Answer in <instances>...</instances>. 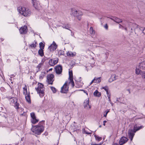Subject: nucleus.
I'll use <instances>...</instances> for the list:
<instances>
[{"label": "nucleus", "mask_w": 145, "mask_h": 145, "mask_svg": "<svg viewBox=\"0 0 145 145\" xmlns=\"http://www.w3.org/2000/svg\"><path fill=\"white\" fill-rule=\"evenodd\" d=\"M101 77H99L97 78L96 77H95L93 79L94 81V83H98L100 82L101 81Z\"/></svg>", "instance_id": "412c9836"}, {"label": "nucleus", "mask_w": 145, "mask_h": 145, "mask_svg": "<svg viewBox=\"0 0 145 145\" xmlns=\"http://www.w3.org/2000/svg\"><path fill=\"white\" fill-rule=\"evenodd\" d=\"M41 77V78H42V76H40V78Z\"/></svg>", "instance_id": "0e129e2a"}, {"label": "nucleus", "mask_w": 145, "mask_h": 145, "mask_svg": "<svg viewBox=\"0 0 145 145\" xmlns=\"http://www.w3.org/2000/svg\"><path fill=\"white\" fill-rule=\"evenodd\" d=\"M144 106H145V103H144Z\"/></svg>", "instance_id": "774afa93"}, {"label": "nucleus", "mask_w": 145, "mask_h": 145, "mask_svg": "<svg viewBox=\"0 0 145 145\" xmlns=\"http://www.w3.org/2000/svg\"><path fill=\"white\" fill-rule=\"evenodd\" d=\"M143 127V126H138L137 125H135L133 129L135 131L134 132H136L137 131L139 130Z\"/></svg>", "instance_id": "2eb2a0df"}, {"label": "nucleus", "mask_w": 145, "mask_h": 145, "mask_svg": "<svg viewBox=\"0 0 145 145\" xmlns=\"http://www.w3.org/2000/svg\"><path fill=\"white\" fill-rule=\"evenodd\" d=\"M67 56L70 57H73L74 56H75L76 54L75 53H73L71 52H67Z\"/></svg>", "instance_id": "5701e85b"}, {"label": "nucleus", "mask_w": 145, "mask_h": 145, "mask_svg": "<svg viewBox=\"0 0 145 145\" xmlns=\"http://www.w3.org/2000/svg\"><path fill=\"white\" fill-rule=\"evenodd\" d=\"M44 121H40L37 125L33 126L31 129V131L35 134L39 135L44 130Z\"/></svg>", "instance_id": "f257e3e1"}, {"label": "nucleus", "mask_w": 145, "mask_h": 145, "mask_svg": "<svg viewBox=\"0 0 145 145\" xmlns=\"http://www.w3.org/2000/svg\"><path fill=\"white\" fill-rule=\"evenodd\" d=\"M140 29L142 31V32L145 35V28L144 29L142 27H140Z\"/></svg>", "instance_id": "58836bf2"}, {"label": "nucleus", "mask_w": 145, "mask_h": 145, "mask_svg": "<svg viewBox=\"0 0 145 145\" xmlns=\"http://www.w3.org/2000/svg\"><path fill=\"white\" fill-rule=\"evenodd\" d=\"M110 103L111 104V105L112 106H113V105L114 104H113V103H112L111 102H111H110Z\"/></svg>", "instance_id": "13d9d810"}, {"label": "nucleus", "mask_w": 145, "mask_h": 145, "mask_svg": "<svg viewBox=\"0 0 145 145\" xmlns=\"http://www.w3.org/2000/svg\"><path fill=\"white\" fill-rule=\"evenodd\" d=\"M107 122L106 121H105V120L103 121V125H104V126H105V123H106Z\"/></svg>", "instance_id": "09e8293b"}, {"label": "nucleus", "mask_w": 145, "mask_h": 145, "mask_svg": "<svg viewBox=\"0 0 145 145\" xmlns=\"http://www.w3.org/2000/svg\"><path fill=\"white\" fill-rule=\"evenodd\" d=\"M101 127V125H100L99 126V127Z\"/></svg>", "instance_id": "680f3d73"}, {"label": "nucleus", "mask_w": 145, "mask_h": 145, "mask_svg": "<svg viewBox=\"0 0 145 145\" xmlns=\"http://www.w3.org/2000/svg\"><path fill=\"white\" fill-rule=\"evenodd\" d=\"M116 76L115 75L113 74L111 75V77L109 79L108 81L110 82H112L116 80Z\"/></svg>", "instance_id": "dca6fc26"}, {"label": "nucleus", "mask_w": 145, "mask_h": 145, "mask_svg": "<svg viewBox=\"0 0 145 145\" xmlns=\"http://www.w3.org/2000/svg\"><path fill=\"white\" fill-rule=\"evenodd\" d=\"M114 21L117 23H119L122 22V19L115 17L114 18Z\"/></svg>", "instance_id": "6ab92c4d"}, {"label": "nucleus", "mask_w": 145, "mask_h": 145, "mask_svg": "<svg viewBox=\"0 0 145 145\" xmlns=\"http://www.w3.org/2000/svg\"><path fill=\"white\" fill-rule=\"evenodd\" d=\"M31 121L32 123L35 124L39 121V120L37 119L36 118L32 119Z\"/></svg>", "instance_id": "bb28decb"}, {"label": "nucleus", "mask_w": 145, "mask_h": 145, "mask_svg": "<svg viewBox=\"0 0 145 145\" xmlns=\"http://www.w3.org/2000/svg\"><path fill=\"white\" fill-rule=\"evenodd\" d=\"M102 88L104 89L106 91L108 90V87L107 86H105L104 87H103Z\"/></svg>", "instance_id": "79ce46f5"}, {"label": "nucleus", "mask_w": 145, "mask_h": 145, "mask_svg": "<svg viewBox=\"0 0 145 145\" xmlns=\"http://www.w3.org/2000/svg\"><path fill=\"white\" fill-rule=\"evenodd\" d=\"M70 81L69 82V83L71 84L72 87L73 88L74 86V82L73 81V79L72 80H69Z\"/></svg>", "instance_id": "72a5a7b5"}, {"label": "nucleus", "mask_w": 145, "mask_h": 145, "mask_svg": "<svg viewBox=\"0 0 145 145\" xmlns=\"http://www.w3.org/2000/svg\"><path fill=\"white\" fill-rule=\"evenodd\" d=\"M81 90L84 93H86L87 95H88L87 91H86V90L83 89Z\"/></svg>", "instance_id": "c03bdc74"}, {"label": "nucleus", "mask_w": 145, "mask_h": 145, "mask_svg": "<svg viewBox=\"0 0 145 145\" xmlns=\"http://www.w3.org/2000/svg\"><path fill=\"white\" fill-rule=\"evenodd\" d=\"M139 67L141 69H145V61L142 62L140 64L139 66Z\"/></svg>", "instance_id": "f3484780"}, {"label": "nucleus", "mask_w": 145, "mask_h": 145, "mask_svg": "<svg viewBox=\"0 0 145 145\" xmlns=\"http://www.w3.org/2000/svg\"><path fill=\"white\" fill-rule=\"evenodd\" d=\"M90 33L91 34H94L95 33L94 31L93 30L92 27H91L89 29Z\"/></svg>", "instance_id": "7c9ffc66"}, {"label": "nucleus", "mask_w": 145, "mask_h": 145, "mask_svg": "<svg viewBox=\"0 0 145 145\" xmlns=\"http://www.w3.org/2000/svg\"><path fill=\"white\" fill-rule=\"evenodd\" d=\"M109 112V111L108 110L105 111L104 112V116L105 117H106L107 116V114Z\"/></svg>", "instance_id": "4c0bfd02"}, {"label": "nucleus", "mask_w": 145, "mask_h": 145, "mask_svg": "<svg viewBox=\"0 0 145 145\" xmlns=\"http://www.w3.org/2000/svg\"><path fill=\"white\" fill-rule=\"evenodd\" d=\"M34 7L36 9H38V4L37 3V1L35 3H32Z\"/></svg>", "instance_id": "c85d7f7f"}, {"label": "nucleus", "mask_w": 145, "mask_h": 145, "mask_svg": "<svg viewBox=\"0 0 145 145\" xmlns=\"http://www.w3.org/2000/svg\"><path fill=\"white\" fill-rule=\"evenodd\" d=\"M37 42L36 41H35L34 42L31 44H29V47L31 48H35L37 46Z\"/></svg>", "instance_id": "a211bd4d"}, {"label": "nucleus", "mask_w": 145, "mask_h": 145, "mask_svg": "<svg viewBox=\"0 0 145 145\" xmlns=\"http://www.w3.org/2000/svg\"><path fill=\"white\" fill-rule=\"evenodd\" d=\"M84 133H85L87 135H89V134H91V133H88V132H86V131H84Z\"/></svg>", "instance_id": "a18cd8bd"}, {"label": "nucleus", "mask_w": 145, "mask_h": 145, "mask_svg": "<svg viewBox=\"0 0 145 145\" xmlns=\"http://www.w3.org/2000/svg\"><path fill=\"white\" fill-rule=\"evenodd\" d=\"M107 96L108 98L109 97H110V93L109 94L107 95Z\"/></svg>", "instance_id": "5fc2aeb1"}, {"label": "nucleus", "mask_w": 145, "mask_h": 145, "mask_svg": "<svg viewBox=\"0 0 145 145\" xmlns=\"http://www.w3.org/2000/svg\"><path fill=\"white\" fill-rule=\"evenodd\" d=\"M134 130L130 129L129 130L128 134L129 138L130 139L131 141H132L133 140V137L135 135V133Z\"/></svg>", "instance_id": "39448f33"}, {"label": "nucleus", "mask_w": 145, "mask_h": 145, "mask_svg": "<svg viewBox=\"0 0 145 145\" xmlns=\"http://www.w3.org/2000/svg\"><path fill=\"white\" fill-rule=\"evenodd\" d=\"M114 17H113V18H110V19L114 21Z\"/></svg>", "instance_id": "4d7b16f0"}, {"label": "nucleus", "mask_w": 145, "mask_h": 145, "mask_svg": "<svg viewBox=\"0 0 145 145\" xmlns=\"http://www.w3.org/2000/svg\"><path fill=\"white\" fill-rule=\"evenodd\" d=\"M44 44L42 42H40L39 43V46L40 49H43L44 47Z\"/></svg>", "instance_id": "2f4dec72"}, {"label": "nucleus", "mask_w": 145, "mask_h": 145, "mask_svg": "<svg viewBox=\"0 0 145 145\" xmlns=\"http://www.w3.org/2000/svg\"><path fill=\"white\" fill-rule=\"evenodd\" d=\"M57 46L55 42L53 41V43L50 45V46L48 47L49 51L52 52L53 51L55 50L57 48Z\"/></svg>", "instance_id": "6e6552de"}, {"label": "nucleus", "mask_w": 145, "mask_h": 145, "mask_svg": "<svg viewBox=\"0 0 145 145\" xmlns=\"http://www.w3.org/2000/svg\"><path fill=\"white\" fill-rule=\"evenodd\" d=\"M135 71L136 74L138 75L139 74H140V72L142 71L140 69L137 67L136 68Z\"/></svg>", "instance_id": "c756f323"}, {"label": "nucleus", "mask_w": 145, "mask_h": 145, "mask_svg": "<svg viewBox=\"0 0 145 145\" xmlns=\"http://www.w3.org/2000/svg\"><path fill=\"white\" fill-rule=\"evenodd\" d=\"M38 84V86L37 88L40 89H44L43 88V85L42 84L40 83H39Z\"/></svg>", "instance_id": "473e14b6"}, {"label": "nucleus", "mask_w": 145, "mask_h": 145, "mask_svg": "<svg viewBox=\"0 0 145 145\" xmlns=\"http://www.w3.org/2000/svg\"><path fill=\"white\" fill-rule=\"evenodd\" d=\"M1 76L2 77V78L3 79V77L1 75Z\"/></svg>", "instance_id": "338daca9"}, {"label": "nucleus", "mask_w": 145, "mask_h": 145, "mask_svg": "<svg viewBox=\"0 0 145 145\" xmlns=\"http://www.w3.org/2000/svg\"><path fill=\"white\" fill-rule=\"evenodd\" d=\"M66 118L67 119V121H69L71 120L70 115V114H68L66 116Z\"/></svg>", "instance_id": "c9c22d12"}, {"label": "nucleus", "mask_w": 145, "mask_h": 145, "mask_svg": "<svg viewBox=\"0 0 145 145\" xmlns=\"http://www.w3.org/2000/svg\"><path fill=\"white\" fill-rule=\"evenodd\" d=\"M62 27L64 28L71 31L69 29V28L70 27V26L68 24H64Z\"/></svg>", "instance_id": "a878e982"}, {"label": "nucleus", "mask_w": 145, "mask_h": 145, "mask_svg": "<svg viewBox=\"0 0 145 145\" xmlns=\"http://www.w3.org/2000/svg\"><path fill=\"white\" fill-rule=\"evenodd\" d=\"M10 104L18 110V109L20 108H21L19 107V104L17 103L18 99L16 98L13 97H11L9 100Z\"/></svg>", "instance_id": "20e7f679"}, {"label": "nucleus", "mask_w": 145, "mask_h": 145, "mask_svg": "<svg viewBox=\"0 0 145 145\" xmlns=\"http://www.w3.org/2000/svg\"><path fill=\"white\" fill-rule=\"evenodd\" d=\"M94 80L93 79L91 81V82H90V85H91L93 82H94Z\"/></svg>", "instance_id": "3c124183"}, {"label": "nucleus", "mask_w": 145, "mask_h": 145, "mask_svg": "<svg viewBox=\"0 0 145 145\" xmlns=\"http://www.w3.org/2000/svg\"><path fill=\"white\" fill-rule=\"evenodd\" d=\"M54 75L51 74L48 75L47 77V81L48 82L49 84H52L53 82L54 81L53 78L54 77Z\"/></svg>", "instance_id": "423d86ee"}, {"label": "nucleus", "mask_w": 145, "mask_h": 145, "mask_svg": "<svg viewBox=\"0 0 145 145\" xmlns=\"http://www.w3.org/2000/svg\"><path fill=\"white\" fill-rule=\"evenodd\" d=\"M43 50V49H40L38 51V54L41 57L43 56L44 55Z\"/></svg>", "instance_id": "b1692460"}, {"label": "nucleus", "mask_w": 145, "mask_h": 145, "mask_svg": "<svg viewBox=\"0 0 145 145\" xmlns=\"http://www.w3.org/2000/svg\"><path fill=\"white\" fill-rule=\"evenodd\" d=\"M19 30L21 34H25L27 32V27L26 25H24L21 27Z\"/></svg>", "instance_id": "ddd939ff"}, {"label": "nucleus", "mask_w": 145, "mask_h": 145, "mask_svg": "<svg viewBox=\"0 0 145 145\" xmlns=\"http://www.w3.org/2000/svg\"><path fill=\"white\" fill-rule=\"evenodd\" d=\"M140 75H141L143 78L145 79V71H141L140 72Z\"/></svg>", "instance_id": "e433bc0d"}, {"label": "nucleus", "mask_w": 145, "mask_h": 145, "mask_svg": "<svg viewBox=\"0 0 145 145\" xmlns=\"http://www.w3.org/2000/svg\"><path fill=\"white\" fill-rule=\"evenodd\" d=\"M94 137L96 140H97L98 141H101L102 139V138L101 137H99L97 135H95Z\"/></svg>", "instance_id": "cd10ccee"}, {"label": "nucleus", "mask_w": 145, "mask_h": 145, "mask_svg": "<svg viewBox=\"0 0 145 145\" xmlns=\"http://www.w3.org/2000/svg\"><path fill=\"white\" fill-rule=\"evenodd\" d=\"M71 14L73 15L74 17H76L79 20H80L82 16L83 15L82 12L79 10H71Z\"/></svg>", "instance_id": "7ed1b4c3"}, {"label": "nucleus", "mask_w": 145, "mask_h": 145, "mask_svg": "<svg viewBox=\"0 0 145 145\" xmlns=\"http://www.w3.org/2000/svg\"><path fill=\"white\" fill-rule=\"evenodd\" d=\"M31 116L32 118H36V116L35 115V114L34 112H32L31 113Z\"/></svg>", "instance_id": "ea45409f"}, {"label": "nucleus", "mask_w": 145, "mask_h": 145, "mask_svg": "<svg viewBox=\"0 0 145 145\" xmlns=\"http://www.w3.org/2000/svg\"><path fill=\"white\" fill-rule=\"evenodd\" d=\"M58 60L57 58L50 59L49 61V64L51 66H54L57 63Z\"/></svg>", "instance_id": "9b49d317"}, {"label": "nucleus", "mask_w": 145, "mask_h": 145, "mask_svg": "<svg viewBox=\"0 0 145 145\" xmlns=\"http://www.w3.org/2000/svg\"><path fill=\"white\" fill-rule=\"evenodd\" d=\"M104 27L105 29H108V26L106 24V25L104 26Z\"/></svg>", "instance_id": "49530a36"}, {"label": "nucleus", "mask_w": 145, "mask_h": 145, "mask_svg": "<svg viewBox=\"0 0 145 145\" xmlns=\"http://www.w3.org/2000/svg\"><path fill=\"white\" fill-rule=\"evenodd\" d=\"M108 98L109 101L110 102H111L110 99V97H109Z\"/></svg>", "instance_id": "6e6d98bb"}, {"label": "nucleus", "mask_w": 145, "mask_h": 145, "mask_svg": "<svg viewBox=\"0 0 145 145\" xmlns=\"http://www.w3.org/2000/svg\"><path fill=\"white\" fill-rule=\"evenodd\" d=\"M91 145H102V143H100V144H91Z\"/></svg>", "instance_id": "de8ad7c7"}, {"label": "nucleus", "mask_w": 145, "mask_h": 145, "mask_svg": "<svg viewBox=\"0 0 145 145\" xmlns=\"http://www.w3.org/2000/svg\"><path fill=\"white\" fill-rule=\"evenodd\" d=\"M11 83L12 84H13V82H11Z\"/></svg>", "instance_id": "69168bd1"}, {"label": "nucleus", "mask_w": 145, "mask_h": 145, "mask_svg": "<svg viewBox=\"0 0 145 145\" xmlns=\"http://www.w3.org/2000/svg\"><path fill=\"white\" fill-rule=\"evenodd\" d=\"M128 140V139L126 137H122L120 140L119 143L120 145H123L126 143Z\"/></svg>", "instance_id": "f8f14e48"}, {"label": "nucleus", "mask_w": 145, "mask_h": 145, "mask_svg": "<svg viewBox=\"0 0 145 145\" xmlns=\"http://www.w3.org/2000/svg\"><path fill=\"white\" fill-rule=\"evenodd\" d=\"M106 94L107 95H108V94H110L108 92V90L107 91H106Z\"/></svg>", "instance_id": "864d4df0"}, {"label": "nucleus", "mask_w": 145, "mask_h": 145, "mask_svg": "<svg viewBox=\"0 0 145 145\" xmlns=\"http://www.w3.org/2000/svg\"><path fill=\"white\" fill-rule=\"evenodd\" d=\"M38 93H39V95L41 97H43L44 94V89H40L38 88H35Z\"/></svg>", "instance_id": "9d476101"}, {"label": "nucleus", "mask_w": 145, "mask_h": 145, "mask_svg": "<svg viewBox=\"0 0 145 145\" xmlns=\"http://www.w3.org/2000/svg\"><path fill=\"white\" fill-rule=\"evenodd\" d=\"M84 108H90L91 106L89 104V99L85 100L84 103Z\"/></svg>", "instance_id": "4468645a"}, {"label": "nucleus", "mask_w": 145, "mask_h": 145, "mask_svg": "<svg viewBox=\"0 0 145 145\" xmlns=\"http://www.w3.org/2000/svg\"><path fill=\"white\" fill-rule=\"evenodd\" d=\"M24 89V94H27V88L26 86H25L24 88H23Z\"/></svg>", "instance_id": "f704fd0d"}, {"label": "nucleus", "mask_w": 145, "mask_h": 145, "mask_svg": "<svg viewBox=\"0 0 145 145\" xmlns=\"http://www.w3.org/2000/svg\"><path fill=\"white\" fill-rule=\"evenodd\" d=\"M55 69L57 74H60L62 72V67L61 65H58L55 67Z\"/></svg>", "instance_id": "1a4fd4ad"}, {"label": "nucleus", "mask_w": 145, "mask_h": 145, "mask_svg": "<svg viewBox=\"0 0 145 145\" xmlns=\"http://www.w3.org/2000/svg\"><path fill=\"white\" fill-rule=\"evenodd\" d=\"M121 27H123V26L121 25V24H119V27L120 28H121Z\"/></svg>", "instance_id": "603ef678"}, {"label": "nucleus", "mask_w": 145, "mask_h": 145, "mask_svg": "<svg viewBox=\"0 0 145 145\" xmlns=\"http://www.w3.org/2000/svg\"><path fill=\"white\" fill-rule=\"evenodd\" d=\"M18 9L20 14L24 16H29L31 14V10L28 8L21 6L18 7Z\"/></svg>", "instance_id": "f03ea898"}, {"label": "nucleus", "mask_w": 145, "mask_h": 145, "mask_svg": "<svg viewBox=\"0 0 145 145\" xmlns=\"http://www.w3.org/2000/svg\"><path fill=\"white\" fill-rule=\"evenodd\" d=\"M69 80H72V79H73V74L72 71H69Z\"/></svg>", "instance_id": "393cba45"}, {"label": "nucleus", "mask_w": 145, "mask_h": 145, "mask_svg": "<svg viewBox=\"0 0 145 145\" xmlns=\"http://www.w3.org/2000/svg\"><path fill=\"white\" fill-rule=\"evenodd\" d=\"M42 65V63H40L37 66V67L38 69V70H39L40 68L41 67Z\"/></svg>", "instance_id": "37998d69"}, {"label": "nucleus", "mask_w": 145, "mask_h": 145, "mask_svg": "<svg viewBox=\"0 0 145 145\" xmlns=\"http://www.w3.org/2000/svg\"><path fill=\"white\" fill-rule=\"evenodd\" d=\"M116 101H118V102H119V101H118V99H117V100H116Z\"/></svg>", "instance_id": "e2e57ef3"}, {"label": "nucleus", "mask_w": 145, "mask_h": 145, "mask_svg": "<svg viewBox=\"0 0 145 145\" xmlns=\"http://www.w3.org/2000/svg\"><path fill=\"white\" fill-rule=\"evenodd\" d=\"M127 90L129 92V93H130V91L129 89H127Z\"/></svg>", "instance_id": "bf43d9fd"}, {"label": "nucleus", "mask_w": 145, "mask_h": 145, "mask_svg": "<svg viewBox=\"0 0 145 145\" xmlns=\"http://www.w3.org/2000/svg\"><path fill=\"white\" fill-rule=\"evenodd\" d=\"M27 95H25V98L27 101L29 103H30L31 102L30 97V93L28 94H26Z\"/></svg>", "instance_id": "aec40b11"}, {"label": "nucleus", "mask_w": 145, "mask_h": 145, "mask_svg": "<svg viewBox=\"0 0 145 145\" xmlns=\"http://www.w3.org/2000/svg\"><path fill=\"white\" fill-rule=\"evenodd\" d=\"M93 95L94 96L99 97L101 95V93L99 92L97 90H96L93 93Z\"/></svg>", "instance_id": "4be33fe9"}, {"label": "nucleus", "mask_w": 145, "mask_h": 145, "mask_svg": "<svg viewBox=\"0 0 145 145\" xmlns=\"http://www.w3.org/2000/svg\"><path fill=\"white\" fill-rule=\"evenodd\" d=\"M124 29H125V30H126V31H127V28H126V27H125V28H124Z\"/></svg>", "instance_id": "052dcab7"}, {"label": "nucleus", "mask_w": 145, "mask_h": 145, "mask_svg": "<svg viewBox=\"0 0 145 145\" xmlns=\"http://www.w3.org/2000/svg\"><path fill=\"white\" fill-rule=\"evenodd\" d=\"M67 82H65L63 87L61 88V92L63 93H65L68 90V87L67 85Z\"/></svg>", "instance_id": "0eeeda50"}, {"label": "nucleus", "mask_w": 145, "mask_h": 145, "mask_svg": "<svg viewBox=\"0 0 145 145\" xmlns=\"http://www.w3.org/2000/svg\"><path fill=\"white\" fill-rule=\"evenodd\" d=\"M32 0V3H35L37 2V0Z\"/></svg>", "instance_id": "8fccbe9b"}, {"label": "nucleus", "mask_w": 145, "mask_h": 145, "mask_svg": "<svg viewBox=\"0 0 145 145\" xmlns=\"http://www.w3.org/2000/svg\"><path fill=\"white\" fill-rule=\"evenodd\" d=\"M51 88L54 93H55L56 92V89L55 88L53 87H51Z\"/></svg>", "instance_id": "a19ab883"}]
</instances>
